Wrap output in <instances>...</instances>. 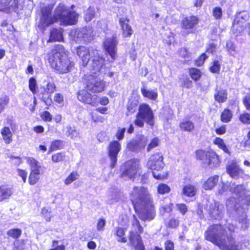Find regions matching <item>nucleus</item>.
Masks as SVG:
<instances>
[{
    "instance_id": "393cba45",
    "label": "nucleus",
    "mask_w": 250,
    "mask_h": 250,
    "mask_svg": "<svg viewBox=\"0 0 250 250\" xmlns=\"http://www.w3.org/2000/svg\"><path fill=\"white\" fill-rule=\"evenodd\" d=\"M12 194V187L8 185H2L0 187V201L8 198Z\"/></svg>"
},
{
    "instance_id": "2f4dec72",
    "label": "nucleus",
    "mask_w": 250,
    "mask_h": 250,
    "mask_svg": "<svg viewBox=\"0 0 250 250\" xmlns=\"http://www.w3.org/2000/svg\"><path fill=\"white\" fill-rule=\"evenodd\" d=\"M180 127L182 130L187 132H191L194 129L193 123L188 120L182 122L180 124Z\"/></svg>"
},
{
    "instance_id": "b1692460",
    "label": "nucleus",
    "mask_w": 250,
    "mask_h": 250,
    "mask_svg": "<svg viewBox=\"0 0 250 250\" xmlns=\"http://www.w3.org/2000/svg\"><path fill=\"white\" fill-rule=\"evenodd\" d=\"M27 163L30 166V172L41 174L42 167L37 160L32 157L27 158Z\"/></svg>"
},
{
    "instance_id": "1a4fd4ad",
    "label": "nucleus",
    "mask_w": 250,
    "mask_h": 250,
    "mask_svg": "<svg viewBox=\"0 0 250 250\" xmlns=\"http://www.w3.org/2000/svg\"><path fill=\"white\" fill-rule=\"evenodd\" d=\"M91 30L87 28L76 29L70 33L72 40L77 43L89 42L91 38Z\"/></svg>"
},
{
    "instance_id": "c85d7f7f",
    "label": "nucleus",
    "mask_w": 250,
    "mask_h": 250,
    "mask_svg": "<svg viewBox=\"0 0 250 250\" xmlns=\"http://www.w3.org/2000/svg\"><path fill=\"white\" fill-rule=\"evenodd\" d=\"M1 134L6 144H10L12 141V133L8 127H4L1 129Z\"/></svg>"
},
{
    "instance_id": "c756f323",
    "label": "nucleus",
    "mask_w": 250,
    "mask_h": 250,
    "mask_svg": "<svg viewBox=\"0 0 250 250\" xmlns=\"http://www.w3.org/2000/svg\"><path fill=\"white\" fill-rule=\"evenodd\" d=\"M215 100L219 103H223L227 99V92L224 89L216 90L214 94Z\"/></svg>"
},
{
    "instance_id": "de8ad7c7",
    "label": "nucleus",
    "mask_w": 250,
    "mask_h": 250,
    "mask_svg": "<svg viewBox=\"0 0 250 250\" xmlns=\"http://www.w3.org/2000/svg\"><path fill=\"white\" fill-rule=\"evenodd\" d=\"M64 158L65 155L62 152L56 153L52 155V160L55 163L62 161Z\"/></svg>"
},
{
    "instance_id": "39448f33",
    "label": "nucleus",
    "mask_w": 250,
    "mask_h": 250,
    "mask_svg": "<svg viewBox=\"0 0 250 250\" xmlns=\"http://www.w3.org/2000/svg\"><path fill=\"white\" fill-rule=\"evenodd\" d=\"M145 122L150 125H153L154 114L148 104H142L139 105V112L136 116L134 123L136 126L142 127L144 125Z\"/></svg>"
},
{
    "instance_id": "e2e57ef3",
    "label": "nucleus",
    "mask_w": 250,
    "mask_h": 250,
    "mask_svg": "<svg viewBox=\"0 0 250 250\" xmlns=\"http://www.w3.org/2000/svg\"><path fill=\"white\" fill-rule=\"evenodd\" d=\"M90 116H91V118L92 120L94 122L103 123L104 122V121L105 120L104 118V117L98 115L96 114H94L93 112H91L90 113Z\"/></svg>"
},
{
    "instance_id": "ddd939ff",
    "label": "nucleus",
    "mask_w": 250,
    "mask_h": 250,
    "mask_svg": "<svg viewBox=\"0 0 250 250\" xmlns=\"http://www.w3.org/2000/svg\"><path fill=\"white\" fill-rule=\"evenodd\" d=\"M117 44L118 42L114 36L106 38L103 43L104 49L109 54L113 60H114L115 58Z\"/></svg>"
},
{
    "instance_id": "4468645a",
    "label": "nucleus",
    "mask_w": 250,
    "mask_h": 250,
    "mask_svg": "<svg viewBox=\"0 0 250 250\" xmlns=\"http://www.w3.org/2000/svg\"><path fill=\"white\" fill-rule=\"evenodd\" d=\"M94 49H90L84 46H80L77 48V54L81 59L83 66H86L90 58L93 56L92 51Z\"/></svg>"
},
{
    "instance_id": "9b49d317",
    "label": "nucleus",
    "mask_w": 250,
    "mask_h": 250,
    "mask_svg": "<svg viewBox=\"0 0 250 250\" xmlns=\"http://www.w3.org/2000/svg\"><path fill=\"white\" fill-rule=\"evenodd\" d=\"M121 149V146L118 141L110 143L108 147V156L110 159L111 167L113 168L117 162V155Z\"/></svg>"
},
{
    "instance_id": "58836bf2",
    "label": "nucleus",
    "mask_w": 250,
    "mask_h": 250,
    "mask_svg": "<svg viewBox=\"0 0 250 250\" xmlns=\"http://www.w3.org/2000/svg\"><path fill=\"white\" fill-rule=\"evenodd\" d=\"M126 147L131 151L138 152L141 151L135 139L130 141L127 143Z\"/></svg>"
},
{
    "instance_id": "6e6d98bb",
    "label": "nucleus",
    "mask_w": 250,
    "mask_h": 250,
    "mask_svg": "<svg viewBox=\"0 0 250 250\" xmlns=\"http://www.w3.org/2000/svg\"><path fill=\"white\" fill-rule=\"evenodd\" d=\"M170 189V188L168 186L164 184L159 185L157 188L159 193L162 194L168 192Z\"/></svg>"
},
{
    "instance_id": "7ed1b4c3",
    "label": "nucleus",
    "mask_w": 250,
    "mask_h": 250,
    "mask_svg": "<svg viewBox=\"0 0 250 250\" xmlns=\"http://www.w3.org/2000/svg\"><path fill=\"white\" fill-rule=\"evenodd\" d=\"M225 230L219 225L209 227L205 232V239L217 246L221 250H242V244L235 242L231 237L225 235Z\"/></svg>"
},
{
    "instance_id": "864d4df0",
    "label": "nucleus",
    "mask_w": 250,
    "mask_h": 250,
    "mask_svg": "<svg viewBox=\"0 0 250 250\" xmlns=\"http://www.w3.org/2000/svg\"><path fill=\"white\" fill-rule=\"evenodd\" d=\"M230 190V191L235 193L236 194L238 195L239 197L242 196V195L244 193V188L242 185H238L234 188L231 187Z\"/></svg>"
},
{
    "instance_id": "bb28decb",
    "label": "nucleus",
    "mask_w": 250,
    "mask_h": 250,
    "mask_svg": "<svg viewBox=\"0 0 250 250\" xmlns=\"http://www.w3.org/2000/svg\"><path fill=\"white\" fill-rule=\"evenodd\" d=\"M66 131L65 134L66 136L70 137L71 139L76 140L80 138V133L75 127L67 126L66 127Z\"/></svg>"
},
{
    "instance_id": "f3484780",
    "label": "nucleus",
    "mask_w": 250,
    "mask_h": 250,
    "mask_svg": "<svg viewBox=\"0 0 250 250\" xmlns=\"http://www.w3.org/2000/svg\"><path fill=\"white\" fill-rule=\"evenodd\" d=\"M143 229L140 225L138 220L134 217L132 222L131 229L130 231L129 241H133L134 239L137 241V239L141 238L140 234L143 232Z\"/></svg>"
},
{
    "instance_id": "4c0bfd02",
    "label": "nucleus",
    "mask_w": 250,
    "mask_h": 250,
    "mask_svg": "<svg viewBox=\"0 0 250 250\" xmlns=\"http://www.w3.org/2000/svg\"><path fill=\"white\" fill-rule=\"evenodd\" d=\"M188 73L191 78L195 81H198L201 77L200 70L195 68L189 69Z\"/></svg>"
},
{
    "instance_id": "aec40b11",
    "label": "nucleus",
    "mask_w": 250,
    "mask_h": 250,
    "mask_svg": "<svg viewBox=\"0 0 250 250\" xmlns=\"http://www.w3.org/2000/svg\"><path fill=\"white\" fill-rule=\"evenodd\" d=\"M56 90V86L53 82H49L47 83L45 87L44 88V90L42 92V100L46 104L49 100L50 102H52L51 95Z\"/></svg>"
},
{
    "instance_id": "9d476101",
    "label": "nucleus",
    "mask_w": 250,
    "mask_h": 250,
    "mask_svg": "<svg viewBox=\"0 0 250 250\" xmlns=\"http://www.w3.org/2000/svg\"><path fill=\"white\" fill-rule=\"evenodd\" d=\"M206 209L209 215L215 219L222 218L225 210L223 205L215 201L208 202L207 204Z\"/></svg>"
},
{
    "instance_id": "3c124183",
    "label": "nucleus",
    "mask_w": 250,
    "mask_h": 250,
    "mask_svg": "<svg viewBox=\"0 0 250 250\" xmlns=\"http://www.w3.org/2000/svg\"><path fill=\"white\" fill-rule=\"evenodd\" d=\"M222 9L221 7L216 6L213 9L212 15L215 19H221L222 16Z\"/></svg>"
},
{
    "instance_id": "72a5a7b5",
    "label": "nucleus",
    "mask_w": 250,
    "mask_h": 250,
    "mask_svg": "<svg viewBox=\"0 0 250 250\" xmlns=\"http://www.w3.org/2000/svg\"><path fill=\"white\" fill-rule=\"evenodd\" d=\"M213 143L217 145L219 148L222 149L225 153L230 154L229 149L228 148L223 140L221 138L216 137L213 140Z\"/></svg>"
},
{
    "instance_id": "e433bc0d",
    "label": "nucleus",
    "mask_w": 250,
    "mask_h": 250,
    "mask_svg": "<svg viewBox=\"0 0 250 250\" xmlns=\"http://www.w3.org/2000/svg\"><path fill=\"white\" fill-rule=\"evenodd\" d=\"M232 117L231 111L228 109H225L221 115V120L223 123H229Z\"/></svg>"
},
{
    "instance_id": "ea45409f",
    "label": "nucleus",
    "mask_w": 250,
    "mask_h": 250,
    "mask_svg": "<svg viewBox=\"0 0 250 250\" xmlns=\"http://www.w3.org/2000/svg\"><path fill=\"white\" fill-rule=\"evenodd\" d=\"M196 157L197 159L202 160L205 164V161H207L208 157L210 152H207L203 150L200 149L196 151Z\"/></svg>"
},
{
    "instance_id": "37998d69",
    "label": "nucleus",
    "mask_w": 250,
    "mask_h": 250,
    "mask_svg": "<svg viewBox=\"0 0 250 250\" xmlns=\"http://www.w3.org/2000/svg\"><path fill=\"white\" fill-rule=\"evenodd\" d=\"M129 242L131 245L135 247V250H145L141 238L137 239V241L134 239L133 241H129Z\"/></svg>"
},
{
    "instance_id": "f8f14e48",
    "label": "nucleus",
    "mask_w": 250,
    "mask_h": 250,
    "mask_svg": "<svg viewBox=\"0 0 250 250\" xmlns=\"http://www.w3.org/2000/svg\"><path fill=\"white\" fill-rule=\"evenodd\" d=\"M125 170L122 173V177L132 178L137 173L139 168V162L135 160H131L125 164Z\"/></svg>"
},
{
    "instance_id": "774afa93",
    "label": "nucleus",
    "mask_w": 250,
    "mask_h": 250,
    "mask_svg": "<svg viewBox=\"0 0 250 250\" xmlns=\"http://www.w3.org/2000/svg\"><path fill=\"white\" fill-rule=\"evenodd\" d=\"M246 108L250 111V94L246 95L243 100Z\"/></svg>"
},
{
    "instance_id": "dca6fc26",
    "label": "nucleus",
    "mask_w": 250,
    "mask_h": 250,
    "mask_svg": "<svg viewBox=\"0 0 250 250\" xmlns=\"http://www.w3.org/2000/svg\"><path fill=\"white\" fill-rule=\"evenodd\" d=\"M12 0H0V11H16L23 2V0H14L11 4H10Z\"/></svg>"
},
{
    "instance_id": "0eeeda50",
    "label": "nucleus",
    "mask_w": 250,
    "mask_h": 250,
    "mask_svg": "<svg viewBox=\"0 0 250 250\" xmlns=\"http://www.w3.org/2000/svg\"><path fill=\"white\" fill-rule=\"evenodd\" d=\"M249 15L247 12H243L238 14L234 19L232 27V32L238 35L241 34L245 28L250 36V22L247 23Z\"/></svg>"
},
{
    "instance_id": "20e7f679",
    "label": "nucleus",
    "mask_w": 250,
    "mask_h": 250,
    "mask_svg": "<svg viewBox=\"0 0 250 250\" xmlns=\"http://www.w3.org/2000/svg\"><path fill=\"white\" fill-rule=\"evenodd\" d=\"M48 55L51 66L60 73H67L74 67V63L68 58L61 45L55 47Z\"/></svg>"
},
{
    "instance_id": "79ce46f5",
    "label": "nucleus",
    "mask_w": 250,
    "mask_h": 250,
    "mask_svg": "<svg viewBox=\"0 0 250 250\" xmlns=\"http://www.w3.org/2000/svg\"><path fill=\"white\" fill-rule=\"evenodd\" d=\"M79 177V175L77 172H72L65 179L64 182V184L66 185H68L73 181L78 179Z\"/></svg>"
},
{
    "instance_id": "473e14b6",
    "label": "nucleus",
    "mask_w": 250,
    "mask_h": 250,
    "mask_svg": "<svg viewBox=\"0 0 250 250\" xmlns=\"http://www.w3.org/2000/svg\"><path fill=\"white\" fill-rule=\"evenodd\" d=\"M115 234L117 236V240L118 242L125 243L127 241L126 237H124L125 235V230L121 228H117L115 229Z\"/></svg>"
},
{
    "instance_id": "5fc2aeb1",
    "label": "nucleus",
    "mask_w": 250,
    "mask_h": 250,
    "mask_svg": "<svg viewBox=\"0 0 250 250\" xmlns=\"http://www.w3.org/2000/svg\"><path fill=\"white\" fill-rule=\"evenodd\" d=\"M239 223L241 224V228L245 229L248 228L249 223L247 220V216L245 213H243L241 218L239 219Z\"/></svg>"
},
{
    "instance_id": "c03bdc74",
    "label": "nucleus",
    "mask_w": 250,
    "mask_h": 250,
    "mask_svg": "<svg viewBox=\"0 0 250 250\" xmlns=\"http://www.w3.org/2000/svg\"><path fill=\"white\" fill-rule=\"evenodd\" d=\"M7 234L14 239H18L21 234V230L19 229H10L7 231Z\"/></svg>"
},
{
    "instance_id": "a18cd8bd",
    "label": "nucleus",
    "mask_w": 250,
    "mask_h": 250,
    "mask_svg": "<svg viewBox=\"0 0 250 250\" xmlns=\"http://www.w3.org/2000/svg\"><path fill=\"white\" fill-rule=\"evenodd\" d=\"M9 98L6 95L0 97V113L4 110L5 107L9 103Z\"/></svg>"
},
{
    "instance_id": "69168bd1",
    "label": "nucleus",
    "mask_w": 250,
    "mask_h": 250,
    "mask_svg": "<svg viewBox=\"0 0 250 250\" xmlns=\"http://www.w3.org/2000/svg\"><path fill=\"white\" fill-rule=\"evenodd\" d=\"M176 209L183 215H184L188 211L187 207L184 204H177Z\"/></svg>"
},
{
    "instance_id": "6ab92c4d",
    "label": "nucleus",
    "mask_w": 250,
    "mask_h": 250,
    "mask_svg": "<svg viewBox=\"0 0 250 250\" xmlns=\"http://www.w3.org/2000/svg\"><path fill=\"white\" fill-rule=\"evenodd\" d=\"M227 173L233 178H238L244 174V170L240 168L236 162H232L227 167Z\"/></svg>"
},
{
    "instance_id": "cd10ccee",
    "label": "nucleus",
    "mask_w": 250,
    "mask_h": 250,
    "mask_svg": "<svg viewBox=\"0 0 250 250\" xmlns=\"http://www.w3.org/2000/svg\"><path fill=\"white\" fill-rule=\"evenodd\" d=\"M141 92L144 97L152 100H156L158 97L157 92L155 90L141 88Z\"/></svg>"
},
{
    "instance_id": "7c9ffc66",
    "label": "nucleus",
    "mask_w": 250,
    "mask_h": 250,
    "mask_svg": "<svg viewBox=\"0 0 250 250\" xmlns=\"http://www.w3.org/2000/svg\"><path fill=\"white\" fill-rule=\"evenodd\" d=\"M219 177L217 175L209 178L204 183L203 188L205 189H211L218 182Z\"/></svg>"
},
{
    "instance_id": "412c9836",
    "label": "nucleus",
    "mask_w": 250,
    "mask_h": 250,
    "mask_svg": "<svg viewBox=\"0 0 250 250\" xmlns=\"http://www.w3.org/2000/svg\"><path fill=\"white\" fill-rule=\"evenodd\" d=\"M129 20L127 18L123 17L120 19L119 23L123 31V35L125 37H130L133 33L131 26L128 24Z\"/></svg>"
},
{
    "instance_id": "a19ab883",
    "label": "nucleus",
    "mask_w": 250,
    "mask_h": 250,
    "mask_svg": "<svg viewBox=\"0 0 250 250\" xmlns=\"http://www.w3.org/2000/svg\"><path fill=\"white\" fill-rule=\"evenodd\" d=\"M41 174L30 172L28 182L30 185H34L39 180Z\"/></svg>"
},
{
    "instance_id": "49530a36",
    "label": "nucleus",
    "mask_w": 250,
    "mask_h": 250,
    "mask_svg": "<svg viewBox=\"0 0 250 250\" xmlns=\"http://www.w3.org/2000/svg\"><path fill=\"white\" fill-rule=\"evenodd\" d=\"M94 9L93 7H89L85 11L84 19L86 21H90L94 16Z\"/></svg>"
},
{
    "instance_id": "680f3d73",
    "label": "nucleus",
    "mask_w": 250,
    "mask_h": 250,
    "mask_svg": "<svg viewBox=\"0 0 250 250\" xmlns=\"http://www.w3.org/2000/svg\"><path fill=\"white\" fill-rule=\"evenodd\" d=\"M42 214L46 221H50L52 217L50 211L45 208H43L42 209Z\"/></svg>"
},
{
    "instance_id": "a878e982",
    "label": "nucleus",
    "mask_w": 250,
    "mask_h": 250,
    "mask_svg": "<svg viewBox=\"0 0 250 250\" xmlns=\"http://www.w3.org/2000/svg\"><path fill=\"white\" fill-rule=\"evenodd\" d=\"M63 38L62 29H53L50 32V36L48 42L61 41Z\"/></svg>"
},
{
    "instance_id": "4d7b16f0",
    "label": "nucleus",
    "mask_w": 250,
    "mask_h": 250,
    "mask_svg": "<svg viewBox=\"0 0 250 250\" xmlns=\"http://www.w3.org/2000/svg\"><path fill=\"white\" fill-rule=\"evenodd\" d=\"M62 142L60 140H56L52 142L50 151L61 149L62 147Z\"/></svg>"
},
{
    "instance_id": "603ef678",
    "label": "nucleus",
    "mask_w": 250,
    "mask_h": 250,
    "mask_svg": "<svg viewBox=\"0 0 250 250\" xmlns=\"http://www.w3.org/2000/svg\"><path fill=\"white\" fill-rule=\"evenodd\" d=\"M240 121L245 124H250V113L244 112L240 115Z\"/></svg>"
},
{
    "instance_id": "f03ea898",
    "label": "nucleus",
    "mask_w": 250,
    "mask_h": 250,
    "mask_svg": "<svg viewBox=\"0 0 250 250\" xmlns=\"http://www.w3.org/2000/svg\"><path fill=\"white\" fill-rule=\"evenodd\" d=\"M52 8L50 5H48L42 9L41 23L43 26H48L58 20L65 24L70 25L75 24L77 21L79 15L75 12H68L63 3L59 4L53 18L51 15Z\"/></svg>"
},
{
    "instance_id": "0e129e2a",
    "label": "nucleus",
    "mask_w": 250,
    "mask_h": 250,
    "mask_svg": "<svg viewBox=\"0 0 250 250\" xmlns=\"http://www.w3.org/2000/svg\"><path fill=\"white\" fill-rule=\"evenodd\" d=\"M208 58V57L206 54L204 53L202 54L200 57L196 60L195 64L198 66L202 65L204 64L205 61Z\"/></svg>"
},
{
    "instance_id": "f704fd0d",
    "label": "nucleus",
    "mask_w": 250,
    "mask_h": 250,
    "mask_svg": "<svg viewBox=\"0 0 250 250\" xmlns=\"http://www.w3.org/2000/svg\"><path fill=\"white\" fill-rule=\"evenodd\" d=\"M134 139L138 144L141 150L144 149L147 143L148 139L147 137L143 135H139Z\"/></svg>"
},
{
    "instance_id": "a211bd4d",
    "label": "nucleus",
    "mask_w": 250,
    "mask_h": 250,
    "mask_svg": "<svg viewBox=\"0 0 250 250\" xmlns=\"http://www.w3.org/2000/svg\"><path fill=\"white\" fill-rule=\"evenodd\" d=\"M88 91H82L78 93V99L80 101L95 106L97 104V96H92Z\"/></svg>"
},
{
    "instance_id": "09e8293b",
    "label": "nucleus",
    "mask_w": 250,
    "mask_h": 250,
    "mask_svg": "<svg viewBox=\"0 0 250 250\" xmlns=\"http://www.w3.org/2000/svg\"><path fill=\"white\" fill-rule=\"evenodd\" d=\"M220 63L218 61H214L213 62L211 65L209 67L210 71L213 73H218L220 69Z\"/></svg>"
},
{
    "instance_id": "13d9d810",
    "label": "nucleus",
    "mask_w": 250,
    "mask_h": 250,
    "mask_svg": "<svg viewBox=\"0 0 250 250\" xmlns=\"http://www.w3.org/2000/svg\"><path fill=\"white\" fill-rule=\"evenodd\" d=\"M37 83L35 78H31L29 81V88L33 93L36 92Z\"/></svg>"
},
{
    "instance_id": "052dcab7",
    "label": "nucleus",
    "mask_w": 250,
    "mask_h": 250,
    "mask_svg": "<svg viewBox=\"0 0 250 250\" xmlns=\"http://www.w3.org/2000/svg\"><path fill=\"white\" fill-rule=\"evenodd\" d=\"M235 200L234 198H231L227 200L226 202V206L228 210H231L235 208L236 207Z\"/></svg>"
},
{
    "instance_id": "5701e85b",
    "label": "nucleus",
    "mask_w": 250,
    "mask_h": 250,
    "mask_svg": "<svg viewBox=\"0 0 250 250\" xmlns=\"http://www.w3.org/2000/svg\"><path fill=\"white\" fill-rule=\"evenodd\" d=\"M220 161L218 155L213 151H210V154L205 161V164L210 167H216L219 166Z\"/></svg>"
},
{
    "instance_id": "423d86ee",
    "label": "nucleus",
    "mask_w": 250,
    "mask_h": 250,
    "mask_svg": "<svg viewBox=\"0 0 250 250\" xmlns=\"http://www.w3.org/2000/svg\"><path fill=\"white\" fill-rule=\"evenodd\" d=\"M147 166L149 168L153 170L152 174L155 179H164L167 177V173L161 171L164 166L163 156L161 154L156 153L152 155L149 158Z\"/></svg>"
},
{
    "instance_id": "338daca9",
    "label": "nucleus",
    "mask_w": 250,
    "mask_h": 250,
    "mask_svg": "<svg viewBox=\"0 0 250 250\" xmlns=\"http://www.w3.org/2000/svg\"><path fill=\"white\" fill-rule=\"evenodd\" d=\"M106 221L104 219H100L97 223V229L98 231H103L105 225Z\"/></svg>"
},
{
    "instance_id": "bf43d9fd",
    "label": "nucleus",
    "mask_w": 250,
    "mask_h": 250,
    "mask_svg": "<svg viewBox=\"0 0 250 250\" xmlns=\"http://www.w3.org/2000/svg\"><path fill=\"white\" fill-rule=\"evenodd\" d=\"M226 49L228 52L232 55V52L235 50V44L231 41H228L226 42Z\"/></svg>"
},
{
    "instance_id": "8fccbe9b",
    "label": "nucleus",
    "mask_w": 250,
    "mask_h": 250,
    "mask_svg": "<svg viewBox=\"0 0 250 250\" xmlns=\"http://www.w3.org/2000/svg\"><path fill=\"white\" fill-rule=\"evenodd\" d=\"M14 247L13 250H23L25 248V242L24 240L16 241L14 243Z\"/></svg>"
},
{
    "instance_id": "c9c22d12",
    "label": "nucleus",
    "mask_w": 250,
    "mask_h": 250,
    "mask_svg": "<svg viewBox=\"0 0 250 250\" xmlns=\"http://www.w3.org/2000/svg\"><path fill=\"white\" fill-rule=\"evenodd\" d=\"M196 191V188L194 186L188 185L184 188L183 192L187 196L192 197L195 195Z\"/></svg>"
},
{
    "instance_id": "f257e3e1",
    "label": "nucleus",
    "mask_w": 250,
    "mask_h": 250,
    "mask_svg": "<svg viewBox=\"0 0 250 250\" xmlns=\"http://www.w3.org/2000/svg\"><path fill=\"white\" fill-rule=\"evenodd\" d=\"M130 198L135 210L138 211L142 220H151L154 218L151 197L147 188L134 187L130 192Z\"/></svg>"
},
{
    "instance_id": "2eb2a0df",
    "label": "nucleus",
    "mask_w": 250,
    "mask_h": 250,
    "mask_svg": "<svg viewBox=\"0 0 250 250\" xmlns=\"http://www.w3.org/2000/svg\"><path fill=\"white\" fill-rule=\"evenodd\" d=\"M93 56H91L92 62L91 67L94 73L99 71L102 68L104 59L99 55V51L98 50H94L92 51Z\"/></svg>"
},
{
    "instance_id": "6e6552de",
    "label": "nucleus",
    "mask_w": 250,
    "mask_h": 250,
    "mask_svg": "<svg viewBox=\"0 0 250 250\" xmlns=\"http://www.w3.org/2000/svg\"><path fill=\"white\" fill-rule=\"evenodd\" d=\"M84 85L87 91L96 93L104 90L105 82L94 75H88L85 78Z\"/></svg>"
},
{
    "instance_id": "4be33fe9",
    "label": "nucleus",
    "mask_w": 250,
    "mask_h": 250,
    "mask_svg": "<svg viewBox=\"0 0 250 250\" xmlns=\"http://www.w3.org/2000/svg\"><path fill=\"white\" fill-rule=\"evenodd\" d=\"M198 19L195 16L185 18L182 21V27L185 29H191L198 23Z\"/></svg>"
}]
</instances>
